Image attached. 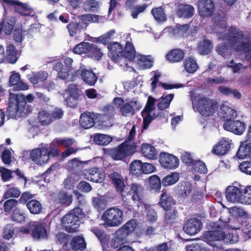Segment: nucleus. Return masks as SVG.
Instances as JSON below:
<instances>
[{
    "label": "nucleus",
    "instance_id": "nucleus-35",
    "mask_svg": "<svg viewBox=\"0 0 251 251\" xmlns=\"http://www.w3.org/2000/svg\"><path fill=\"white\" fill-rule=\"evenodd\" d=\"M14 6L15 10L21 15L26 16L33 13V9L27 4L17 1Z\"/></svg>",
    "mask_w": 251,
    "mask_h": 251
},
{
    "label": "nucleus",
    "instance_id": "nucleus-22",
    "mask_svg": "<svg viewBox=\"0 0 251 251\" xmlns=\"http://www.w3.org/2000/svg\"><path fill=\"white\" fill-rule=\"evenodd\" d=\"M225 130L234 133L235 134L241 135L245 129V125L244 123L240 121H231L225 122L224 124Z\"/></svg>",
    "mask_w": 251,
    "mask_h": 251
},
{
    "label": "nucleus",
    "instance_id": "nucleus-40",
    "mask_svg": "<svg viewBox=\"0 0 251 251\" xmlns=\"http://www.w3.org/2000/svg\"><path fill=\"white\" fill-rule=\"evenodd\" d=\"M122 147L124 149L127 156L132 155L136 151L138 144L135 142L126 141L121 144Z\"/></svg>",
    "mask_w": 251,
    "mask_h": 251
},
{
    "label": "nucleus",
    "instance_id": "nucleus-36",
    "mask_svg": "<svg viewBox=\"0 0 251 251\" xmlns=\"http://www.w3.org/2000/svg\"><path fill=\"white\" fill-rule=\"evenodd\" d=\"M185 70L189 74L194 73L198 69V64L193 58L187 57L183 63Z\"/></svg>",
    "mask_w": 251,
    "mask_h": 251
},
{
    "label": "nucleus",
    "instance_id": "nucleus-55",
    "mask_svg": "<svg viewBox=\"0 0 251 251\" xmlns=\"http://www.w3.org/2000/svg\"><path fill=\"white\" fill-rule=\"evenodd\" d=\"M242 193L241 204H251V186H248L242 189Z\"/></svg>",
    "mask_w": 251,
    "mask_h": 251
},
{
    "label": "nucleus",
    "instance_id": "nucleus-15",
    "mask_svg": "<svg viewBox=\"0 0 251 251\" xmlns=\"http://www.w3.org/2000/svg\"><path fill=\"white\" fill-rule=\"evenodd\" d=\"M77 75H81L84 82L89 85H94L97 81L98 77L92 70L86 69L84 66H82L76 71Z\"/></svg>",
    "mask_w": 251,
    "mask_h": 251
},
{
    "label": "nucleus",
    "instance_id": "nucleus-16",
    "mask_svg": "<svg viewBox=\"0 0 251 251\" xmlns=\"http://www.w3.org/2000/svg\"><path fill=\"white\" fill-rule=\"evenodd\" d=\"M242 190L233 185L227 187L226 191V200L231 202L241 203L242 198Z\"/></svg>",
    "mask_w": 251,
    "mask_h": 251
},
{
    "label": "nucleus",
    "instance_id": "nucleus-58",
    "mask_svg": "<svg viewBox=\"0 0 251 251\" xmlns=\"http://www.w3.org/2000/svg\"><path fill=\"white\" fill-rule=\"evenodd\" d=\"M229 213L233 216L236 218H245L247 217V213L241 207L234 206L228 209Z\"/></svg>",
    "mask_w": 251,
    "mask_h": 251
},
{
    "label": "nucleus",
    "instance_id": "nucleus-19",
    "mask_svg": "<svg viewBox=\"0 0 251 251\" xmlns=\"http://www.w3.org/2000/svg\"><path fill=\"white\" fill-rule=\"evenodd\" d=\"M231 142V140L228 138L221 139L213 147L211 150L212 153L218 155L225 154L230 148Z\"/></svg>",
    "mask_w": 251,
    "mask_h": 251
},
{
    "label": "nucleus",
    "instance_id": "nucleus-23",
    "mask_svg": "<svg viewBox=\"0 0 251 251\" xmlns=\"http://www.w3.org/2000/svg\"><path fill=\"white\" fill-rule=\"evenodd\" d=\"M218 114L225 122L232 121L237 116V113L233 109L225 104L221 105Z\"/></svg>",
    "mask_w": 251,
    "mask_h": 251
},
{
    "label": "nucleus",
    "instance_id": "nucleus-60",
    "mask_svg": "<svg viewBox=\"0 0 251 251\" xmlns=\"http://www.w3.org/2000/svg\"><path fill=\"white\" fill-rule=\"evenodd\" d=\"M99 3L95 0H88L83 4V8L86 11H95L99 8Z\"/></svg>",
    "mask_w": 251,
    "mask_h": 251
},
{
    "label": "nucleus",
    "instance_id": "nucleus-44",
    "mask_svg": "<svg viewBox=\"0 0 251 251\" xmlns=\"http://www.w3.org/2000/svg\"><path fill=\"white\" fill-rule=\"evenodd\" d=\"M3 23V31L5 34L9 35L12 33L14 25L15 23V19L13 17H10L5 19Z\"/></svg>",
    "mask_w": 251,
    "mask_h": 251
},
{
    "label": "nucleus",
    "instance_id": "nucleus-51",
    "mask_svg": "<svg viewBox=\"0 0 251 251\" xmlns=\"http://www.w3.org/2000/svg\"><path fill=\"white\" fill-rule=\"evenodd\" d=\"M71 244L74 250H83L86 247V244L83 237L76 236L74 237L71 241Z\"/></svg>",
    "mask_w": 251,
    "mask_h": 251
},
{
    "label": "nucleus",
    "instance_id": "nucleus-25",
    "mask_svg": "<svg viewBox=\"0 0 251 251\" xmlns=\"http://www.w3.org/2000/svg\"><path fill=\"white\" fill-rule=\"evenodd\" d=\"M33 227L34 228L31 233V235L33 238L39 240L45 239L48 238V233L44 224H36L35 223V225Z\"/></svg>",
    "mask_w": 251,
    "mask_h": 251
},
{
    "label": "nucleus",
    "instance_id": "nucleus-42",
    "mask_svg": "<svg viewBox=\"0 0 251 251\" xmlns=\"http://www.w3.org/2000/svg\"><path fill=\"white\" fill-rule=\"evenodd\" d=\"M112 140L111 136L106 134H97L94 138V142L98 145L105 146L109 144Z\"/></svg>",
    "mask_w": 251,
    "mask_h": 251
},
{
    "label": "nucleus",
    "instance_id": "nucleus-47",
    "mask_svg": "<svg viewBox=\"0 0 251 251\" xmlns=\"http://www.w3.org/2000/svg\"><path fill=\"white\" fill-rule=\"evenodd\" d=\"M179 174L174 172L164 177L162 181L164 186H169L175 184L179 179Z\"/></svg>",
    "mask_w": 251,
    "mask_h": 251
},
{
    "label": "nucleus",
    "instance_id": "nucleus-30",
    "mask_svg": "<svg viewBox=\"0 0 251 251\" xmlns=\"http://www.w3.org/2000/svg\"><path fill=\"white\" fill-rule=\"evenodd\" d=\"M48 74L44 71H41L36 73H32L31 75H27L29 81L33 85L43 82L48 77Z\"/></svg>",
    "mask_w": 251,
    "mask_h": 251
},
{
    "label": "nucleus",
    "instance_id": "nucleus-45",
    "mask_svg": "<svg viewBox=\"0 0 251 251\" xmlns=\"http://www.w3.org/2000/svg\"><path fill=\"white\" fill-rule=\"evenodd\" d=\"M79 180V176L77 174H72L68 176L64 180L63 185L66 189H71Z\"/></svg>",
    "mask_w": 251,
    "mask_h": 251
},
{
    "label": "nucleus",
    "instance_id": "nucleus-39",
    "mask_svg": "<svg viewBox=\"0 0 251 251\" xmlns=\"http://www.w3.org/2000/svg\"><path fill=\"white\" fill-rule=\"evenodd\" d=\"M93 232L100 241L103 251L107 250V248L108 247V242L110 239L109 235H106L102 231L94 230Z\"/></svg>",
    "mask_w": 251,
    "mask_h": 251
},
{
    "label": "nucleus",
    "instance_id": "nucleus-13",
    "mask_svg": "<svg viewBox=\"0 0 251 251\" xmlns=\"http://www.w3.org/2000/svg\"><path fill=\"white\" fill-rule=\"evenodd\" d=\"M83 175L85 179L96 183L102 182L105 178V174L102 169L96 167L85 170Z\"/></svg>",
    "mask_w": 251,
    "mask_h": 251
},
{
    "label": "nucleus",
    "instance_id": "nucleus-59",
    "mask_svg": "<svg viewBox=\"0 0 251 251\" xmlns=\"http://www.w3.org/2000/svg\"><path fill=\"white\" fill-rule=\"evenodd\" d=\"M88 53L89 56L97 60L100 59L102 55L100 50L93 44H91V48H89Z\"/></svg>",
    "mask_w": 251,
    "mask_h": 251
},
{
    "label": "nucleus",
    "instance_id": "nucleus-50",
    "mask_svg": "<svg viewBox=\"0 0 251 251\" xmlns=\"http://www.w3.org/2000/svg\"><path fill=\"white\" fill-rule=\"evenodd\" d=\"M27 207L30 212L34 214L39 213L42 208L41 204L39 201L35 200L30 201L27 203Z\"/></svg>",
    "mask_w": 251,
    "mask_h": 251
},
{
    "label": "nucleus",
    "instance_id": "nucleus-27",
    "mask_svg": "<svg viewBox=\"0 0 251 251\" xmlns=\"http://www.w3.org/2000/svg\"><path fill=\"white\" fill-rule=\"evenodd\" d=\"M137 226V223L135 220H130L126 223L122 227L117 230V234L123 235L126 238L135 229Z\"/></svg>",
    "mask_w": 251,
    "mask_h": 251
},
{
    "label": "nucleus",
    "instance_id": "nucleus-2",
    "mask_svg": "<svg viewBox=\"0 0 251 251\" xmlns=\"http://www.w3.org/2000/svg\"><path fill=\"white\" fill-rule=\"evenodd\" d=\"M228 217L220 219V222L213 223V230L207 231L203 233L202 238L204 242L211 246H215L216 242L224 240L226 243L235 244L238 241L239 238L233 229H229L227 223Z\"/></svg>",
    "mask_w": 251,
    "mask_h": 251
},
{
    "label": "nucleus",
    "instance_id": "nucleus-1",
    "mask_svg": "<svg viewBox=\"0 0 251 251\" xmlns=\"http://www.w3.org/2000/svg\"><path fill=\"white\" fill-rule=\"evenodd\" d=\"M226 23L224 19L215 22L214 31L217 33L218 38L226 42L219 44L216 48L218 54L225 58H227L231 55L232 49L239 51L243 49L248 61L251 59V44L244 41V34L238 28L232 26L226 31L225 28Z\"/></svg>",
    "mask_w": 251,
    "mask_h": 251
},
{
    "label": "nucleus",
    "instance_id": "nucleus-53",
    "mask_svg": "<svg viewBox=\"0 0 251 251\" xmlns=\"http://www.w3.org/2000/svg\"><path fill=\"white\" fill-rule=\"evenodd\" d=\"M173 98L174 95L172 94H169L166 97L162 98L161 100L157 104L158 108L160 110H163L168 108Z\"/></svg>",
    "mask_w": 251,
    "mask_h": 251
},
{
    "label": "nucleus",
    "instance_id": "nucleus-56",
    "mask_svg": "<svg viewBox=\"0 0 251 251\" xmlns=\"http://www.w3.org/2000/svg\"><path fill=\"white\" fill-rule=\"evenodd\" d=\"M150 187L151 189L159 191L161 189V181L158 176L152 175L149 177Z\"/></svg>",
    "mask_w": 251,
    "mask_h": 251
},
{
    "label": "nucleus",
    "instance_id": "nucleus-46",
    "mask_svg": "<svg viewBox=\"0 0 251 251\" xmlns=\"http://www.w3.org/2000/svg\"><path fill=\"white\" fill-rule=\"evenodd\" d=\"M93 206L98 210L103 209L106 206V201L105 198L102 196H97L92 198Z\"/></svg>",
    "mask_w": 251,
    "mask_h": 251
},
{
    "label": "nucleus",
    "instance_id": "nucleus-37",
    "mask_svg": "<svg viewBox=\"0 0 251 251\" xmlns=\"http://www.w3.org/2000/svg\"><path fill=\"white\" fill-rule=\"evenodd\" d=\"M130 173L136 176L142 175V161L140 160H134L129 165Z\"/></svg>",
    "mask_w": 251,
    "mask_h": 251
},
{
    "label": "nucleus",
    "instance_id": "nucleus-32",
    "mask_svg": "<svg viewBox=\"0 0 251 251\" xmlns=\"http://www.w3.org/2000/svg\"><path fill=\"white\" fill-rule=\"evenodd\" d=\"M213 47L212 42L208 39H204L199 43L197 50L201 54L206 55L210 52Z\"/></svg>",
    "mask_w": 251,
    "mask_h": 251
},
{
    "label": "nucleus",
    "instance_id": "nucleus-10",
    "mask_svg": "<svg viewBox=\"0 0 251 251\" xmlns=\"http://www.w3.org/2000/svg\"><path fill=\"white\" fill-rule=\"evenodd\" d=\"M30 157L37 165H45L50 160L48 149L45 147H42L33 149L30 152Z\"/></svg>",
    "mask_w": 251,
    "mask_h": 251
},
{
    "label": "nucleus",
    "instance_id": "nucleus-28",
    "mask_svg": "<svg viewBox=\"0 0 251 251\" xmlns=\"http://www.w3.org/2000/svg\"><path fill=\"white\" fill-rule=\"evenodd\" d=\"M184 52L180 49H174L170 51L166 55V59L172 63L181 61L184 57Z\"/></svg>",
    "mask_w": 251,
    "mask_h": 251
},
{
    "label": "nucleus",
    "instance_id": "nucleus-12",
    "mask_svg": "<svg viewBox=\"0 0 251 251\" xmlns=\"http://www.w3.org/2000/svg\"><path fill=\"white\" fill-rule=\"evenodd\" d=\"M142 103L135 99L127 101L120 108L122 116L127 117L133 115L136 111L139 110L142 107Z\"/></svg>",
    "mask_w": 251,
    "mask_h": 251
},
{
    "label": "nucleus",
    "instance_id": "nucleus-48",
    "mask_svg": "<svg viewBox=\"0 0 251 251\" xmlns=\"http://www.w3.org/2000/svg\"><path fill=\"white\" fill-rule=\"evenodd\" d=\"M38 119L42 125H48L52 121L51 114L45 110H42L39 112Z\"/></svg>",
    "mask_w": 251,
    "mask_h": 251
},
{
    "label": "nucleus",
    "instance_id": "nucleus-24",
    "mask_svg": "<svg viewBox=\"0 0 251 251\" xmlns=\"http://www.w3.org/2000/svg\"><path fill=\"white\" fill-rule=\"evenodd\" d=\"M141 148L142 153L145 157L151 160L157 159L158 152L154 146L149 143H143Z\"/></svg>",
    "mask_w": 251,
    "mask_h": 251
},
{
    "label": "nucleus",
    "instance_id": "nucleus-5",
    "mask_svg": "<svg viewBox=\"0 0 251 251\" xmlns=\"http://www.w3.org/2000/svg\"><path fill=\"white\" fill-rule=\"evenodd\" d=\"M109 56L116 63L122 66L127 65L126 60H133L136 55V51L133 44L127 42L124 50L123 46L118 42H113L108 46Z\"/></svg>",
    "mask_w": 251,
    "mask_h": 251
},
{
    "label": "nucleus",
    "instance_id": "nucleus-11",
    "mask_svg": "<svg viewBox=\"0 0 251 251\" xmlns=\"http://www.w3.org/2000/svg\"><path fill=\"white\" fill-rule=\"evenodd\" d=\"M159 161L162 167L169 170L176 169L178 167L179 163V159L176 156L164 152L160 153Z\"/></svg>",
    "mask_w": 251,
    "mask_h": 251
},
{
    "label": "nucleus",
    "instance_id": "nucleus-41",
    "mask_svg": "<svg viewBox=\"0 0 251 251\" xmlns=\"http://www.w3.org/2000/svg\"><path fill=\"white\" fill-rule=\"evenodd\" d=\"M178 194L182 197H187L192 191L191 184L188 182H183L177 186Z\"/></svg>",
    "mask_w": 251,
    "mask_h": 251
},
{
    "label": "nucleus",
    "instance_id": "nucleus-31",
    "mask_svg": "<svg viewBox=\"0 0 251 251\" xmlns=\"http://www.w3.org/2000/svg\"><path fill=\"white\" fill-rule=\"evenodd\" d=\"M6 54L7 60L11 64L15 63L19 55L18 51L12 44H9L7 46Z\"/></svg>",
    "mask_w": 251,
    "mask_h": 251
},
{
    "label": "nucleus",
    "instance_id": "nucleus-57",
    "mask_svg": "<svg viewBox=\"0 0 251 251\" xmlns=\"http://www.w3.org/2000/svg\"><path fill=\"white\" fill-rule=\"evenodd\" d=\"M91 43L88 42H82L75 46L74 49V52L76 54H81L88 52L89 48H91Z\"/></svg>",
    "mask_w": 251,
    "mask_h": 251
},
{
    "label": "nucleus",
    "instance_id": "nucleus-52",
    "mask_svg": "<svg viewBox=\"0 0 251 251\" xmlns=\"http://www.w3.org/2000/svg\"><path fill=\"white\" fill-rule=\"evenodd\" d=\"M126 242V238L123 235L117 234V231L115 233L114 237L110 242L111 247L116 249Z\"/></svg>",
    "mask_w": 251,
    "mask_h": 251
},
{
    "label": "nucleus",
    "instance_id": "nucleus-17",
    "mask_svg": "<svg viewBox=\"0 0 251 251\" xmlns=\"http://www.w3.org/2000/svg\"><path fill=\"white\" fill-rule=\"evenodd\" d=\"M198 7L200 15L203 17H207L213 12L214 4L212 0H199Z\"/></svg>",
    "mask_w": 251,
    "mask_h": 251
},
{
    "label": "nucleus",
    "instance_id": "nucleus-62",
    "mask_svg": "<svg viewBox=\"0 0 251 251\" xmlns=\"http://www.w3.org/2000/svg\"><path fill=\"white\" fill-rule=\"evenodd\" d=\"M116 31L114 29H112L99 37L97 39V42L100 43L106 44L109 41L113 39V37Z\"/></svg>",
    "mask_w": 251,
    "mask_h": 251
},
{
    "label": "nucleus",
    "instance_id": "nucleus-49",
    "mask_svg": "<svg viewBox=\"0 0 251 251\" xmlns=\"http://www.w3.org/2000/svg\"><path fill=\"white\" fill-rule=\"evenodd\" d=\"M151 13L155 20L158 22L161 23L166 21V15L161 7L152 9Z\"/></svg>",
    "mask_w": 251,
    "mask_h": 251
},
{
    "label": "nucleus",
    "instance_id": "nucleus-43",
    "mask_svg": "<svg viewBox=\"0 0 251 251\" xmlns=\"http://www.w3.org/2000/svg\"><path fill=\"white\" fill-rule=\"evenodd\" d=\"M110 154L113 159L116 160H122L127 156L121 145L118 148L111 150Z\"/></svg>",
    "mask_w": 251,
    "mask_h": 251
},
{
    "label": "nucleus",
    "instance_id": "nucleus-7",
    "mask_svg": "<svg viewBox=\"0 0 251 251\" xmlns=\"http://www.w3.org/2000/svg\"><path fill=\"white\" fill-rule=\"evenodd\" d=\"M83 212L81 208L76 207L66 214L61 220V224L68 232H74L79 226V218Z\"/></svg>",
    "mask_w": 251,
    "mask_h": 251
},
{
    "label": "nucleus",
    "instance_id": "nucleus-14",
    "mask_svg": "<svg viewBox=\"0 0 251 251\" xmlns=\"http://www.w3.org/2000/svg\"><path fill=\"white\" fill-rule=\"evenodd\" d=\"M202 225L200 220L197 218H191L187 220L183 226L184 232L190 235H194L201 229Z\"/></svg>",
    "mask_w": 251,
    "mask_h": 251
},
{
    "label": "nucleus",
    "instance_id": "nucleus-63",
    "mask_svg": "<svg viewBox=\"0 0 251 251\" xmlns=\"http://www.w3.org/2000/svg\"><path fill=\"white\" fill-rule=\"evenodd\" d=\"M72 196L71 195H68L66 192H62L58 195V202L69 205L72 202Z\"/></svg>",
    "mask_w": 251,
    "mask_h": 251
},
{
    "label": "nucleus",
    "instance_id": "nucleus-26",
    "mask_svg": "<svg viewBox=\"0 0 251 251\" xmlns=\"http://www.w3.org/2000/svg\"><path fill=\"white\" fill-rule=\"evenodd\" d=\"M194 11L195 9L193 6L180 4L178 7L177 14L179 17L188 18L193 15Z\"/></svg>",
    "mask_w": 251,
    "mask_h": 251
},
{
    "label": "nucleus",
    "instance_id": "nucleus-64",
    "mask_svg": "<svg viewBox=\"0 0 251 251\" xmlns=\"http://www.w3.org/2000/svg\"><path fill=\"white\" fill-rule=\"evenodd\" d=\"M240 170L249 175L251 176V161H245L242 162L239 166Z\"/></svg>",
    "mask_w": 251,
    "mask_h": 251
},
{
    "label": "nucleus",
    "instance_id": "nucleus-6",
    "mask_svg": "<svg viewBox=\"0 0 251 251\" xmlns=\"http://www.w3.org/2000/svg\"><path fill=\"white\" fill-rule=\"evenodd\" d=\"M191 100L194 110L198 111L202 116H211L217 109V103L207 98L193 96Z\"/></svg>",
    "mask_w": 251,
    "mask_h": 251
},
{
    "label": "nucleus",
    "instance_id": "nucleus-3",
    "mask_svg": "<svg viewBox=\"0 0 251 251\" xmlns=\"http://www.w3.org/2000/svg\"><path fill=\"white\" fill-rule=\"evenodd\" d=\"M109 178L115 184L118 192L120 193L124 202L129 200V198L139 206L141 205L143 186L137 183H133L126 186L122 176L118 173L114 172L109 175Z\"/></svg>",
    "mask_w": 251,
    "mask_h": 251
},
{
    "label": "nucleus",
    "instance_id": "nucleus-8",
    "mask_svg": "<svg viewBox=\"0 0 251 251\" xmlns=\"http://www.w3.org/2000/svg\"><path fill=\"white\" fill-rule=\"evenodd\" d=\"M101 219L105 227L118 226L124 221L123 212L116 207L109 208L104 211Z\"/></svg>",
    "mask_w": 251,
    "mask_h": 251
},
{
    "label": "nucleus",
    "instance_id": "nucleus-33",
    "mask_svg": "<svg viewBox=\"0 0 251 251\" xmlns=\"http://www.w3.org/2000/svg\"><path fill=\"white\" fill-rule=\"evenodd\" d=\"M138 64L143 69H149L153 66V58L151 55H137Z\"/></svg>",
    "mask_w": 251,
    "mask_h": 251
},
{
    "label": "nucleus",
    "instance_id": "nucleus-21",
    "mask_svg": "<svg viewBox=\"0 0 251 251\" xmlns=\"http://www.w3.org/2000/svg\"><path fill=\"white\" fill-rule=\"evenodd\" d=\"M99 115L98 113L89 112H86L81 114L79 120L80 126L85 129L93 127L95 124V120Z\"/></svg>",
    "mask_w": 251,
    "mask_h": 251
},
{
    "label": "nucleus",
    "instance_id": "nucleus-34",
    "mask_svg": "<svg viewBox=\"0 0 251 251\" xmlns=\"http://www.w3.org/2000/svg\"><path fill=\"white\" fill-rule=\"evenodd\" d=\"M174 201L170 194L166 192L162 194L159 203L165 210H169L174 204Z\"/></svg>",
    "mask_w": 251,
    "mask_h": 251
},
{
    "label": "nucleus",
    "instance_id": "nucleus-4",
    "mask_svg": "<svg viewBox=\"0 0 251 251\" xmlns=\"http://www.w3.org/2000/svg\"><path fill=\"white\" fill-rule=\"evenodd\" d=\"M34 99V96L32 94L27 95L26 97L19 94H9L7 114L10 118L18 119L25 116L29 112L30 109L26 105L25 100L28 102H31Z\"/></svg>",
    "mask_w": 251,
    "mask_h": 251
},
{
    "label": "nucleus",
    "instance_id": "nucleus-9",
    "mask_svg": "<svg viewBox=\"0 0 251 251\" xmlns=\"http://www.w3.org/2000/svg\"><path fill=\"white\" fill-rule=\"evenodd\" d=\"M156 99L149 96L148 99L146 104L142 112V115L143 117V126L144 129H147L151 122L154 119L159 117L161 118L164 115L163 112H160L157 113L153 112L154 109L155 102Z\"/></svg>",
    "mask_w": 251,
    "mask_h": 251
},
{
    "label": "nucleus",
    "instance_id": "nucleus-18",
    "mask_svg": "<svg viewBox=\"0 0 251 251\" xmlns=\"http://www.w3.org/2000/svg\"><path fill=\"white\" fill-rule=\"evenodd\" d=\"M9 85L13 87L14 91H25L28 89V85L21 79L18 73L13 72L9 77Z\"/></svg>",
    "mask_w": 251,
    "mask_h": 251
},
{
    "label": "nucleus",
    "instance_id": "nucleus-61",
    "mask_svg": "<svg viewBox=\"0 0 251 251\" xmlns=\"http://www.w3.org/2000/svg\"><path fill=\"white\" fill-rule=\"evenodd\" d=\"M26 216L25 213L20 209H16L12 215V219L13 221L22 223L25 221Z\"/></svg>",
    "mask_w": 251,
    "mask_h": 251
},
{
    "label": "nucleus",
    "instance_id": "nucleus-38",
    "mask_svg": "<svg viewBox=\"0 0 251 251\" xmlns=\"http://www.w3.org/2000/svg\"><path fill=\"white\" fill-rule=\"evenodd\" d=\"M77 76V72L65 69L58 73V77L66 81H73Z\"/></svg>",
    "mask_w": 251,
    "mask_h": 251
},
{
    "label": "nucleus",
    "instance_id": "nucleus-54",
    "mask_svg": "<svg viewBox=\"0 0 251 251\" xmlns=\"http://www.w3.org/2000/svg\"><path fill=\"white\" fill-rule=\"evenodd\" d=\"M145 208L146 212V218L147 220L151 222L156 221L157 219V216L152 207L148 204H145Z\"/></svg>",
    "mask_w": 251,
    "mask_h": 251
},
{
    "label": "nucleus",
    "instance_id": "nucleus-29",
    "mask_svg": "<svg viewBox=\"0 0 251 251\" xmlns=\"http://www.w3.org/2000/svg\"><path fill=\"white\" fill-rule=\"evenodd\" d=\"M236 156L239 159L248 158L251 161V143L246 145L241 143Z\"/></svg>",
    "mask_w": 251,
    "mask_h": 251
},
{
    "label": "nucleus",
    "instance_id": "nucleus-20",
    "mask_svg": "<svg viewBox=\"0 0 251 251\" xmlns=\"http://www.w3.org/2000/svg\"><path fill=\"white\" fill-rule=\"evenodd\" d=\"M80 97L79 90L76 85L74 84H70L68 89L63 94V98L67 102V104L70 106L75 105L72 104V102L77 100Z\"/></svg>",
    "mask_w": 251,
    "mask_h": 251
}]
</instances>
